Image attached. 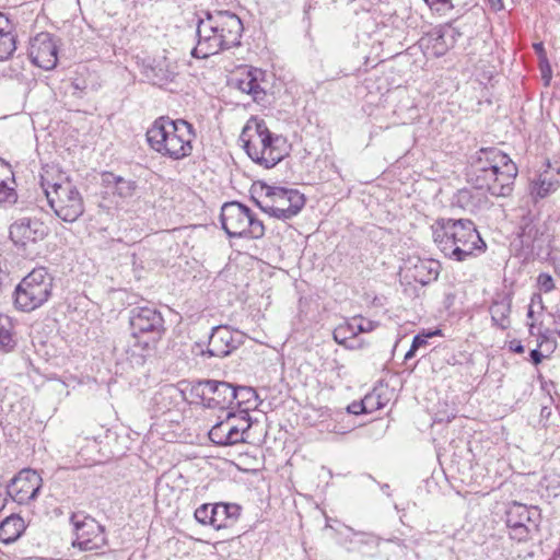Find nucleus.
Segmentation results:
<instances>
[{
    "instance_id": "obj_1",
    "label": "nucleus",
    "mask_w": 560,
    "mask_h": 560,
    "mask_svg": "<svg viewBox=\"0 0 560 560\" xmlns=\"http://www.w3.org/2000/svg\"><path fill=\"white\" fill-rule=\"evenodd\" d=\"M516 176V164L498 148H481L470 158L468 183L478 189H486L492 196H510Z\"/></svg>"
},
{
    "instance_id": "obj_2",
    "label": "nucleus",
    "mask_w": 560,
    "mask_h": 560,
    "mask_svg": "<svg viewBox=\"0 0 560 560\" xmlns=\"http://www.w3.org/2000/svg\"><path fill=\"white\" fill-rule=\"evenodd\" d=\"M197 22L195 58L205 59L222 50L238 47L244 31L241 19L228 10L202 12Z\"/></svg>"
},
{
    "instance_id": "obj_3",
    "label": "nucleus",
    "mask_w": 560,
    "mask_h": 560,
    "mask_svg": "<svg viewBox=\"0 0 560 560\" xmlns=\"http://www.w3.org/2000/svg\"><path fill=\"white\" fill-rule=\"evenodd\" d=\"M431 229L438 248L453 260L465 261L487 248L475 223L468 219H439Z\"/></svg>"
},
{
    "instance_id": "obj_4",
    "label": "nucleus",
    "mask_w": 560,
    "mask_h": 560,
    "mask_svg": "<svg viewBox=\"0 0 560 560\" xmlns=\"http://www.w3.org/2000/svg\"><path fill=\"white\" fill-rule=\"evenodd\" d=\"M149 147L164 158L179 161L192 152L196 132L192 125L184 119L156 118L145 133Z\"/></svg>"
},
{
    "instance_id": "obj_5",
    "label": "nucleus",
    "mask_w": 560,
    "mask_h": 560,
    "mask_svg": "<svg viewBox=\"0 0 560 560\" xmlns=\"http://www.w3.org/2000/svg\"><path fill=\"white\" fill-rule=\"evenodd\" d=\"M129 324L126 354L132 364L142 365L165 332L164 318L153 306H136L129 312Z\"/></svg>"
},
{
    "instance_id": "obj_6",
    "label": "nucleus",
    "mask_w": 560,
    "mask_h": 560,
    "mask_svg": "<svg viewBox=\"0 0 560 560\" xmlns=\"http://www.w3.org/2000/svg\"><path fill=\"white\" fill-rule=\"evenodd\" d=\"M240 141L253 162L271 168L285 156V139L271 132L264 119L252 116L245 124Z\"/></svg>"
},
{
    "instance_id": "obj_7",
    "label": "nucleus",
    "mask_w": 560,
    "mask_h": 560,
    "mask_svg": "<svg viewBox=\"0 0 560 560\" xmlns=\"http://www.w3.org/2000/svg\"><path fill=\"white\" fill-rule=\"evenodd\" d=\"M40 185L55 214L65 222H75L84 212L83 198L69 180L51 182L48 172L40 177Z\"/></svg>"
},
{
    "instance_id": "obj_8",
    "label": "nucleus",
    "mask_w": 560,
    "mask_h": 560,
    "mask_svg": "<svg viewBox=\"0 0 560 560\" xmlns=\"http://www.w3.org/2000/svg\"><path fill=\"white\" fill-rule=\"evenodd\" d=\"M256 203L269 217L285 221L301 212L305 197L298 189L261 184Z\"/></svg>"
},
{
    "instance_id": "obj_9",
    "label": "nucleus",
    "mask_w": 560,
    "mask_h": 560,
    "mask_svg": "<svg viewBox=\"0 0 560 560\" xmlns=\"http://www.w3.org/2000/svg\"><path fill=\"white\" fill-rule=\"evenodd\" d=\"M51 289L52 277L47 269L35 268L15 288V306L23 312L33 311L47 302Z\"/></svg>"
},
{
    "instance_id": "obj_10",
    "label": "nucleus",
    "mask_w": 560,
    "mask_h": 560,
    "mask_svg": "<svg viewBox=\"0 0 560 560\" xmlns=\"http://www.w3.org/2000/svg\"><path fill=\"white\" fill-rule=\"evenodd\" d=\"M220 220L222 229L230 237L261 238L265 234L264 223L240 202L223 205Z\"/></svg>"
},
{
    "instance_id": "obj_11",
    "label": "nucleus",
    "mask_w": 560,
    "mask_h": 560,
    "mask_svg": "<svg viewBox=\"0 0 560 560\" xmlns=\"http://www.w3.org/2000/svg\"><path fill=\"white\" fill-rule=\"evenodd\" d=\"M234 386L214 380L199 381L191 385L189 395L192 404L211 409H228L234 404Z\"/></svg>"
},
{
    "instance_id": "obj_12",
    "label": "nucleus",
    "mask_w": 560,
    "mask_h": 560,
    "mask_svg": "<svg viewBox=\"0 0 560 560\" xmlns=\"http://www.w3.org/2000/svg\"><path fill=\"white\" fill-rule=\"evenodd\" d=\"M541 520L540 510L537 506L513 502L506 511V526L510 537L517 541H525L533 532H537Z\"/></svg>"
},
{
    "instance_id": "obj_13",
    "label": "nucleus",
    "mask_w": 560,
    "mask_h": 560,
    "mask_svg": "<svg viewBox=\"0 0 560 560\" xmlns=\"http://www.w3.org/2000/svg\"><path fill=\"white\" fill-rule=\"evenodd\" d=\"M71 522L75 534L73 547H78L82 551H95L106 545L104 527L93 517L74 514Z\"/></svg>"
},
{
    "instance_id": "obj_14",
    "label": "nucleus",
    "mask_w": 560,
    "mask_h": 560,
    "mask_svg": "<svg viewBox=\"0 0 560 560\" xmlns=\"http://www.w3.org/2000/svg\"><path fill=\"white\" fill-rule=\"evenodd\" d=\"M28 57L31 61L44 69L51 70L58 62V46L50 33H38L31 39L28 47Z\"/></svg>"
},
{
    "instance_id": "obj_15",
    "label": "nucleus",
    "mask_w": 560,
    "mask_h": 560,
    "mask_svg": "<svg viewBox=\"0 0 560 560\" xmlns=\"http://www.w3.org/2000/svg\"><path fill=\"white\" fill-rule=\"evenodd\" d=\"M244 342V335L234 331L228 326H217L212 328L209 337L208 348L202 351L203 355L224 358L231 354Z\"/></svg>"
},
{
    "instance_id": "obj_16",
    "label": "nucleus",
    "mask_w": 560,
    "mask_h": 560,
    "mask_svg": "<svg viewBox=\"0 0 560 560\" xmlns=\"http://www.w3.org/2000/svg\"><path fill=\"white\" fill-rule=\"evenodd\" d=\"M47 235L48 228L37 218L23 217L10 225V238L15 245L35 244Z\"/></svg>"
},
{
    "instance_id": "obj_17",
    "label": "nucleus",
    "mask_w": 560,
    "mask_h": 560,
    "mask_svg": "<svg viewBox=\"0 0 560 560\" xmlns=\"http://www.w3.org/2000/svg\"><path fill=\"white\" fill-rule=\"evenodd\" d=\"M42 479L32 469L21 470L8 485V494L19 504H26L35 499L40 489Z\"/></svg>"
},
{
    "instance_id": "obj_18",
    "label": "nucleus",
    "mask_w": 560,
    "mask_h": 560,
    "mask_svg": "<svg viewBox=\"0 0 560 560\" xmlns=\"http://www.w3.org/2000/svg\"><path fill=\"white\" fill-rule=\"evenodd\" d=\"M235 418L229 416L224 421L214 424L209 431V439L217 445L226 446L245 442L244 434L250 429V423L242 419L234 423Z\"/></svg>"
},
{
    "instance_id": "obj_19",
    "label": "nucleus",
    "mask_w": 560,
    "mask_h": 560,
    "mask_svg": "<svg viewBox=\"0 0 560 560\" xmlns=\"http://www.w3.org/2000/svg\"><path fill=\"white\" fill-rule=\"evenodd\" d=\"M439 275L440 264L436 260L412 257L406 262L405 278L418 282L421 285H427L435 281Z\"/></svg>"
},
{
    "instance_id": "obj_20",
    "label": "nucleus",
    "mask_w": 560,
    "mask_h": 560,
    "mask_svg": "<svg viewBox=\"0 0 560 560\" xmlns=\"http://www.w3.org/2000/svg\"><path fill=\"white\" fill-rule=\"evenodd\" d=\"M482 190L476 187L459 189L454 195L452 205L472 214L479 213L489 206V199Z\"/></svg>"
},
{
    "instance_id": "obj_21",
    "label": "nucleus",
    "mask_w": 560,
    "mask_h": 560,
    "mask_svg": "<svg viewBox=\"0 0 560 560\" xmlns=\"http://www.w3.org/2000/svg\"><path fill=\"white\" fill-rule=\"evenodd\" d=\"M264 72L258 68H249L238 73L236 88L243 93L252 95L255 102L264 101L266 91L261 86Z\"/></svg>"
},
{
    "instance_id": "obj_22",
    "label": "nucleus",
    "mask_w": 560,
    "mask_h": 560,
    "mask_svg": "<svg viewBox=\"0 0 560 560\" xmlns=\"http://www.w3.org/2000/svg\"><path fill=\"white\" fill-rule=\"evenodd\" d=\"M214 522L213 528L221 529L232 526L241 515V506L236 503L213 504Z\"/></svg>"
},
{
    "instance_id": "obj_23",
    "label": "nucleus",
    "mask_w": 560,
    "mask_h": 560,
    "mask_svg": "<svg viewBox=\"0 0 560 560\" xmlns=\"http://www.w3.org/2000/svg\"><path fill=\"white\" fill-rule=\"evenodd\" d=\"M175 63L168 61L166 58L155 61L147 71V78L155 85H164L173 82L176 77Z\"/></svg>"
},
{
    "instance_id": "obj_24",
    "label": "nucleus",
    "mask_w": 560,
    "mask_h": 560,
    "mask_svg": "<svg viewBox=\"0 0 560 560\" xmlns=\"http://www.w3.org/2000/svg\"><path fill=\"white\" fill-rule=\"evenodd\" d=\"M560 186L557 175L545 172L532 184L530 195L535 199H542L555 192Z\"/></svg>"
},
{
    "instance_id": "obj_25",
    "label": "nucleus",
    "mask_w": 560,
    "mask_h": 560,
    "mask_svg": "<svg viewBox=\"0 0 560 560\" xmlns=\"http://www.w3.org/2000/svg\"><path fill=\"white\" fill-rule=\"evenodd\" d=\"M24 521L20 516H9L0 524V541L11 544L24 532Z\"/></svg>"
},
{
    "instance_id": "obj_26",
    "label": "nucleus",
    "mask_w": 560,
    "mask_h": 560,
    "mask_svg": "<svg viewBox=\"0 0 560 560\" xmlns=\"http://www.w3.org/2000/svg\"><path fill=\"white\" fill-rule=\"evenodd\" d=\"M511 305V299L503 298L494 301L490 306L491 319L501 329H506L510 326Z\"/></svg>"
},
{
    "instance_id": "obj_27",
    "label": "nucleus",
    "mask_w": 560,
    "mask_h": 560,
    "mask_svg": "<svg viewBox=\"0 0 560 560\" xmlns=\"http://www.w3.org/2000/svg\"><path fill=\"white\" fill-rule=\"evenodd\" d=\"M453 30L448 25H440L429 34L435 56H443L450 48L447 37L453 39Z\"/></svg>"
},
{
    "instance_id": "obj_28",
    "label": "nucleus",
    "mask_w": 560,
    "mask_h": 560,
    "mask_svg": "<svg viewBox=\"0 0 560 560\" xmlns=\"http://www.w3.org/2000/svg\"><path fill=\"white\" fill-rule=\"evenodd\" d=\"M15 347L12 335V323L8 316L0 315V349L10 352Z\"/></svg>"
},
{
    "instance_id": "obj_29",
    "label": "nucleus",
    "mask_w": 560,
    "mask_h": 560,
    "mask_svg": "<svg viewBox=\"0 0 560 560\" xmlns=\"http://www.w3.org/2000/svg\"><path fill=\"white\" fill-rule=\"evenodd\" d=\"M234 402L238 407L245 406V408L256 407L258 399L257 393L254 388L247 386L234 387Z\"/></svg>"
},
{
    "instance_id": "obj_30",
    "label": "nucleus",
    "mask_w": 560,
    "mask_h": 560,
    "mask_svg": "<svg viewBox=\"0 0 560 560\" xmlns=\"http://www.w3.org/2000/svg\"><path fill=\"white\" fill-rule=\"evenodd\" d=\"M16 49V42L13 32L0 34V59L9 58Z\"/></svg>"
},
{
    "instance_id": "obj_31",
    "label": "nucleus",
    "mask_w": 560,
    "mask_h": 560,
    "mask_svg": "<svg viewBox=\"0 0 560 560\" xmlns=\"http://www.w3.org/2000/svg\"><path fill=\"white\" fill-rule=\"evenodd\" d=\"M213 504L205 503L195 511V518L202 525H210L213 527L214 513L212 512Z\"/></svg>"
},
{
    "instance_id": "obj_32",
    "label": "nucleus",
    "mask_w": 560,
    "mask_h": 560,
    "mask_svg": "<svg viewBox=\"0 0 560 560\" xmlns=\"http://www.w3.org/2000/svg\"><path fill=\"white\" fill-rule=\"evenodd\" d=\"M136 189L135 182L126 180L121 177H117L115 182V192L120 197H130L132 196Z\"/></svg>"
},
{
    "instance_id": "obj_33",
    "label": "nucleus",
    "mask_w": 560,
    "mask_h": 560,
    "mask_svg": "<svg viewBox=\"0 0 560 560\" xmlns=\"http://www.w3.org/2000/svg\"><path fill=\"white\" fill-rule=\"evenodd\" d=\"M18 195L14 188L9 187L4 180H0V202L14 203Z\"/></svg>"
},
{
    "instance_id": "obj_34",
    "label": "nucleus",
    "mask_w": 560,
    "mask_h": 560,
    "mask_svg": "<svg viewBox=\"0 0 560 560\" xmlns=\"http://www.w3.org/2000/svg\"><path fill=\"white\" fill-rule=\"evenodd\" d=\"M334 339L335 341L338 343V345H341V346H345L346 348L348 349H354L355 346L354 345H349L348 343V340L349 339H352L350 337V335L348 334V331L343 328L342 325L338 326L335 330H334Z\"/></svg>"
},
{
    "instance_id": "obj_35",
    "label": "nucleus",
    "mask_w": 560,
    "mask_h": 560,
    "mask_svg": "<svg viewBox=\"0 0 560 560\" xmlns=\"http://www.w3.org/2000/svg\"><path fill=\"white\" fill-rule=\"evenodd\" d=\"M364 398H372L370 401L372 406L366 405L368 413L382 409L386 405V402L382 399V396L380 393H377V390H373L372 393L365 395Z\"/></svg>"
},
{
    "instance_id": "obj_36",
    "label": "nucleus",
    "mask_w": 560,
    "mask_h": 560,
    "mask_svg": "<svg viewBox=\"0 0 560 560\" xmlns=\"http://www.w3.org/2000/svg\"><path fill=\"white\" fill-rule=\"evenodd\" d=\"M537 283L539 289L545 293H549L555 290V282L549 273H540L537 278Z\"/></svg>"
},
{
    "instance_id": "obj_37",
    "label": "nucleus",
    "mask_w": 560,
    "mask_h": 560,
    "mask_svg": "<svg viewBox=\"0 0 560 560\" xmlns=\"http://www.w3.org/2000/svg\"><path fill=\"white\" fill-rule=\"evenodd\" d=\"M372 398H363L360 401H353L347 407V411L352 415L368 413L366 405L372 406L370 402Z\"/></svg>"
},
{
    "instance_id": "obj_38",
    "label": "nucleus",
    "mask_w": 560,
    "mask_h": 560,
    "mask_svg": "<svg viewBox=\"0 0 560 560\" xmlns=\"http://www.w3.org/2000/svg\"><path fill=\"white\" fill-rule=\"evenodd\" d=\"M438 335H441L440 329H436L434 331H429L425 334L423 332V334L416 335L412 340L413 349H419V348L425 346L428 343L429 338H431L433 336H438Z\"/></svg>"
},
{
    "instance_id": "obj_39",
    "label": "nucleus",
    "mask_w": 560,
    "mask_h": 560,
    "mask_svg": "<svg viewBox=\"0 0 560 560\" xmlns=\"http://www.w3.org/2000/svg\"><path fill=\"white\" fill-rule=\"evenodd\" d=\"M539 68L541 77L545 80V84L548 85L551 80L552 71L546 55H541V58L539 60Z\"/></svg>"
},
{
    "instance_id": "obj_40",
    "label": "nucleus",
    "mask_w": 560,
    "mask_h": 560,
    "mask_svg": "<svg viewBox=\"0 0 560 560\" xmlns=\"http://www.w3.org/2000/svg\"><path fill=\"white\" fill-rule=\"evenodd\" d=\"M358 318V325H357V331L360 332H370L372 331L374 328H375V324L371 320H368V319H364L362 317H357Z\"/></svg>"
},
{
    "instance_id": "obj_41",
    "label": "nucleus",
    "mask_w": 560,
    "mask_h": 560,
    "mask_svg": "<svg viewBox=\"0 0 560 560\" xmlns=\"http://www.w3.org/2000/svg\"><path fill=\"white\" fill-rule=\"evenodd\" d=\"M10 32H13V25L8 16L0 12V34H8Z\"/></svg>"
},
{
    "instance_id": "obj_42",
    "label": "nucleus",
    "mask_w": 560,
    "mask_h": 560,
    "mask_svg": "<svg viewBox=\"0 0 560 560\" xmlns=\"http://www.w3.org/2000/svg\"><path fill=\"white\" fill-rule=\"evenodd\" d=\"M353 536L357 537V542L376 545V539L372 535H368L364 533H353Z\"/></svg>"
},
{
    "instance_id": "obj_43",
    "label": "nucleus",
    "mask_w": 560,
    "mask_h": 560,
    "mask_svg": "<svg viewBox=\"0 0 560 560\" xmlns=\"http://www.w3.org/2000/svg\"><path fill=\"white\" fill-rule=\"evenodd\" d=\"M358 322V318L353 317L349 323L342 325L351 338H354L359 334V331H357Z\"/></svg>"
},
{
    "instance_id": "obj_44",
    "label": "nucleus",
    "mask_w": 560,
    "mask_h": 560,
    "mask_svg": "<svg viewBox=\"0 0 560 560\" xmlns=\"http://www.w3.org/2000/svg\"><path fill=\"white\" fill-rule=\"evenodd\" d=\"M509 348L511 351L520 354L525 351L524 346L521 343L520 340L516 339L510 341Z\"/></svg>"
},
{
    "instance_id": "obj_45",
    "label": "nucleus",
    "mask_w": 560,
    "mask_h": 560,
    "mask_svg": "<svg viewBox=\"0 0 560 560\" xmlns=\"http://www.w3.org/2000/svg\"><path fill=\"white\" fill-rule=\"evenodd\" d=\"M529 357L535 365H538L542 361V353L538 349L530 351Z\"/></svg>"
},
{
    "instance_id": "obj_46",
    "label": "nucleus",
    "mask_w": 560,
    "mask_h": 560,
    "mask_svg": "<svg viewBox=\"0 0 560 560\" xmlns=\"http://www.w3.org/2000/svg\"><path fill=\"white\" fill-rule=\"evenodd\" d=\"M490 7L492 10L494 11H500L501 9H503V2L502 0H488Z\"/></svg>"
},
{
    "instance_id": "obj_47",
    "label": "nucleus",
    "mask_w": 560,
    "mask_h": 560,
    "mask_svg": "<svg viewBox=\"0 0 560 560\" xmlns=\"http://www.w3.org/2000/svg\"><path fill=\"white\" fill-rule=\"evenodd\" d=\"M534 49H535L536 54L538 55L539 59L541 58V55H546L542 43L534 44Z\"/></svg>"
},
{
    "instance_id": "obj_48",
    "label": "nucleus",
    "mask_w": 560,
    "mask_h": 560,
    "mask_svg": "<svg viewBox=\"0 0 560 560\" xmlns=\"http://www.w3.org/2000/svg\"><path fill=\"white\" fill-rule=\"evenodd\" d=\"M538 341H539L538 346L542 347L544 343H546L548 341L547 332L540 334L538 337Z\"/></svg>"
},
{
    "instance_id": "obj_49",
    "label": "nucleus",
    "mask_w": 560,
    "mask_h": 560,
    "mask_svg": "<svg viewBox=\"0 0 560 560\" xmlns=\"http://www.w3.org/2000/svg\"><path fill=\"white\" fill-rule=\"evenodd\" d=\"M417 350H418V349H413V345L411 343L410 349H409V350H408V352L405 354V360L407 361V360L411 359V358L415 355V353H416V351H417Z\"/></svg>"
},
{
    "instance_id": "obj_50",
    "label": "nucleus",
    "mask_w": 560,
    "mask_h": 560,
    "mask_svg": "<svg viewBox=\"0 0 560 560\" xmlns=\"http://www.w3.org/2000/svg\"><path fill=\"white\" fill-rule=\"evenodd\" d=\"M427 3H434V2H441V3H450L451 0H424Z\"/></svg>"
},
{
    "instance_id": "obj_51",
    "label": "nucleus",
    "mask_w": 560,
    "mask_h": 560,
    "mask_svg": "<svg viewBox=\"0 0 560 560\" xmlns=\"http://www.w3.org/2000/svg\"><path fill=\"white\" fill-rule=\"evenodd\" d=\"M533 316H534V311H533L532 305H529V308H528V312H527V317L528 318H533Z\"/></svg>"
},
{
    "instance_id": "obj_52",
    "label": "nucleus",
    "mask_w": 560,
    "mask_h": 560,
    "mask_svg": "<svg viewBox=\"0 0 560 560\" xmlns=\"http://www.w3.org/2000/svg\"><path fill=\"white\" fill-rule=\"evenodd\" d=\"M535 298H537V299L539 300V302L541 303V298H540V295H534V296L532 298V303L534 302Z\"/></svg>"
},
{
    "instance_id": "obj_53",
    "label": "nucleus",
    "mask_w": 560,
    "mask_h": 560,
    "mask_svg": "<svg viewBox=\"0 0 560 560\" xmlns=\"http://www.w3.org/2000/svg\"><path fill=\"white\" fill-rule=\"evenodd\" d=\"M533 328H534V324H530L529 325V332H530V335H534Z\"/></svg>"
}]
</instances>
